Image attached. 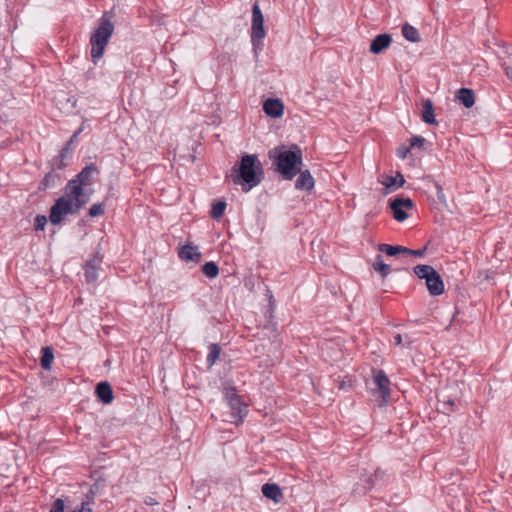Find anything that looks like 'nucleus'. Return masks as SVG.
Here are the masks:
<instances>
[{
    "mask_svg": "<svg viewBox=\"0 0 512 512\" xmlns=\"http://www.w3.org/2000/svg\"><path fill=\"white\" fill-rule=\"evenodd\" d=\"M96 172L95 165H88L67 183L64 195L51 207L49 219L52 224H60L65 216L78 213L89 202L93 194V174Z\"/></svg>",
    "mask_w": 512,
    "mask_h": 512,
    "instance_id": "1",
    "label": "nucleus"
},
{
    "mask_svg": "<svg viewBox=\"0 0 512 512\" xmlns=\"http://www.w3.org/2000/svg\"><path fill=\"white\" fill-rule=\"evenodd\" d=\"M303 166L301 149L295 144H290V181L293 182L296 191L310 195L315 188V179Z\"/></svg>",
    "mask_w": 512,
    "mask_h": 512,
    "instance_id": "2",
    "label": "nucleus"
},
{
    "mask_svg": "<svg viewBox=\"0 0 512 512\" xmlns=\"http://www.w3.org/2000/svg\"><path fill=\"white\" fill-rule=\"evenodd\" d=\"M237 175L233 181L242 186L243 191H249L261 182L263 171L262 165L256 155H244L239 168H234Z\"/></svg>",
    "mask_w": 512,
    "mask_h": 512,
    "instance_id": "3",
    "label": "nucleus"
},
{
    "mask_svg": "<svg viewBox=\"0 0 512 512\" xmlns=\"http://www.w3.org/2000/svg\"><path fill=\"white\" fill-rule=\"evenodd\" d=\"M114 31V25L110 18L104 14L100 19V24L95 32L92 34L90 43L92 46L91 57L94 63L100 59L104 53L110 37Z\"/></svg>",
    "mask_w": 512,
    "mask_h": 512,
    "instance_id": "4",
    "label": "nucleus"
},
{
    "mask_svg": "<svg viewBox=\"0 0 512 512\" xmlns=\"http://www.w3.org/2000/svg\"><path fill=\"white\" fill-rule=\"evenodd\" d=\"M415 275L424 279L426 287L432 296L441 295L444 292V283L440 274L430 265H417L414 267Z\"/></svg>",
    "mask_w": 512,
    "mask_h": 512,
    "instance_id": "5",
    "label": "nucleus"
},
{
    "mask_svg": "<svg viewBox=\"0 0 512 512\" xmlns=\"http://www.w3.org/2000/svg\"><path fill=\"white\" fill-rule=\"evenodd\" d=\"M268 156L273 170L288 179V146L278 145L269 151Z\"/></svg>",
    "mask_w": 512,
    "mask_h": 512,
    "instance_id": "6",
    "label": "nucleus"
},
{
    "mask_svg": "<svg viewBox=\"0 0 512 512\" xmlns=\"http://www.w3.org/2000/svg\"><path fill=\"white\" fill-rule=\"evenodd\" d=\"M264 17L260 10L258 1H256L252 8V26H251V41L253 43L254 48H260L262 45V40L265 37L264 30Z\"/></svg>",
    "mask_w": 512,
    "mask_h": 512,
    "instance_id": "7",
    "label": "nucleus"
},
{
    "mask_svg": "<svg viewBox=\"0 0 512 512\" xmlns=\"http://www.w3.org/2000/svg\"><path fill=\"white\" fill-rule=\"evenodd\" d=\"M373 382L376 385L374 394L376 395L377 402L380 405L386 404L390 397V380L384 371L379 370L374 374Z\"/></svg>",
    "mask_w": 512,
    "mask_h": 512,
    "instance_id": "8",
    "label": "nucleus"
},
{
    "mask_svg": "<svg viewBox=\"0 0 512 512\" xmlns=\"http://www.w3.org/2000/svg\"><path fill=\"white\" fill-rule=\"evenodd\" d=\"M393 217L398 222H403L408 218V212L413 208V202L410 198H396L390 203Z\"/></svg>",
    "mask_w": 512,
    "mask_h": 512,
    "instance_id": "9",
    "label": "nucleus"
},
{
    "mask_svg": "<svg viewBox=\"0 0 512 512\" xmlns=\"http://www.w3.org/2000/svg\"><path fill=\"white\" fill-rule=\"evenodd\" d=\"M179 258L184 262L199 263L202 258V254L199 251L198 246L193 243H187L179 249Z\"/></svg>",
    "mask_w": 512,
    "mask_h": 512,
    "instance_id": "10",
    "label": "nucleus"
},
{
    "mask_svg": "<svg viewBox=\"0 0 512 512\" xmlns=\"http://www.w3.org/2000/svg\"><path fill=\"white\" fill-rule=\"evenodd\" d=\"M228 404L231 408V417L233 422L239 423L247 413L246 405L241 401L239 396L230 397Z\"/></svg>",
    "mask_w": 512,
    "mask_h": 512,
    "instance_id": "11",
    "label": "nucleus"
},
{
    "mask_svg": "<svg viewBox=\"0 0 512 512\" xmlns=\"http://www.w3.org/2000/svg\"><path fill=\"white\" fill-rule=\"evenodd\" d=\"M264 112L273 118L282 116L284 104L279 99H267L263 104Z\"/></svg>",
    "mask_w": 512,
    "mask_h": 512,
    "instance_id": "12",
    "label": "nucleus"
},
{
    "mask_svg": "<svg viewBox=\"0 0 512 512\" xmlns=\"http://www.w3.org/2000/svg\"><path fill=\"white\" fill-rule=\"evenodd\" d=\"M391 36L389 34L377 35L370 44V52L373 54H379L391 44Z\"/></svg>",
    "mask_w": 512,
    "mask_h": 512,
    "instance_id": "13",
    "label": "nucleus"
},
{
    "mask_svg": "<svg viewBox=\"0 0 512 512\" xmlns=\"http://www.w3.org/2000/svg\"><path fill=\"white\" fill-rule=\"evenodd\" d=\"M102 261L99 255H95L85 266V279L87 283H94L97 280L98 267Z\"/></svg>",
    "mask_w": 512,
    "mask_h": 512,
    "instance_id": "14",
    "label": "nucleus"
},
{
    "mask_svg": "<svg viewBox=\"0 0 512 512\" xmlns=\"http://www.w3.org/2000/svg\"><path fill=\"white\" fill-rule=\"evenodd\" d=\"M262 494L275 503H279L284 498L283 492L277 484L266 483L261 488Z\"/></svg>",
    "mask_w": 512,
    "mask_h": 512,
    "instance_id": "15",
    "label": "nucleus"
},
{
    "mask_svg": "<svg viewBox=\"0 0 512 512\" xmlns=\"http://www.w3.org/2000/svg\"><path fill=\"white\" fill-rule=\"evenodd\" d=\"M96 395L104 404H110L113 401V391L108 382H100L97 384Z\"/></svg>",
    "mask_w": 512,
    "mask_h": 512,
    "instance_id": "16",
    "label": "nucleus"
},
{
    "mask_svg": "<svg viewBox=\"0 0 512 512\" xmlns=\"http://www.w3.org/2000/svg\"><path fill=\"white\" fill-rule=\"evenodd\" d=\"M456 99L463 104L465 108H471L475 103V95L472 89L461 88L456 94Z\"/></svg>",
    "mask_w": 512,
    "mask_h": 512,
    "instance_id": "17",
    "label": "nucleus"
},
{
    "mask_svg": "<svg viewBox=\"0 0 512 512\" xmlns=\"http://www.w3.org/2000/svg\"><path fill=\"white\" fill-rule=\"evenodd\" d=\"M381 183L385 186L387 191H393L397 188H400L404 185L405 179L401 173H396L395 176H386Z\"/></svg>",
    "mask_w": 512,
    "mask_h": 512,
    "instance_id": "18",
    "label": "nucleus"
},
{
    "mask_svg": "<svg viewBox=\"0 0 512 512\" xmlns=\"http://www.w3.org/2000/svg\"><path fill=\"white\" fill-rule=\"evenodd\" d=\"M422 120L430 125L436 124L433 103L429 99L423 101Z\"/></svg>",
    "mask_w": 512,
    "mask_h": 512,
    "instance_id": "19",
    "label": "nucleus"
},
{
    "mask_svg": "<svg viewBox=\"0 0 512 512\" xmlns=\"http://www.w3.org/2000/svg\"><path fill=\"white\" fill-rule=\"evenodd\" d=\"M402 34L404 38L410 42L415 43L420 41V35L418 30L408 23L403 25Z\"/></svg>",
    "mask_w": 512,
    "mask_h": 512,
    "instance_id": "20",
    "label": "nucleus"
},
{
    "mask_svg": "<svg viewBox=\"0 0 512 512\" xmlns=\"http://www.w3.org/2000/svg\"><path fill=\"white\" fill-rule=\"evenodd\" d=\"M54 359L53 349L49 346L42 348L41 366L44 370H50Z\"/></svg>",
    "mask_w": 512,
    "mask_h": 512,
    "instance_id": "21",
    "label": "nucleus"
},
{
    "mask_svg": "<svg viewBox=\"0 0 512 512\" xmlns=\"http://www.w3.org/2000/svg\"><path fill=\"white\" fill-rule=\"evenodd\" d=\"M378 250L381 251V252H384L386 253L388 256H395L399 253H404L406 251H408V248L406 247H403V246H393V245H389V244H380L378 246Z\"/></svg>",
    "mask_w": 512,
    "mask_h": 512,
    "instance_id": "22",
    "label": "nucleus"
},
{
    "mask_svg": "<svg viewBox=\"0 0 512 512\" xmlns=\"http://www.w3.org/2000/svg\"><path fill=\"white\" fill-rule=\"evenodd\" d=\"M372 267L376 272L380 273L383 278H385L390 272V266L383 262L380 255L376 256Z\"/></svg>",
    "mask_w": 512,
    "mask_h": 512,
    "instance_id": "23",
    "label": "nucleus"
},
{
    "mask_svg": "<svg viewBox=\"0 0 512 512\" xmlns=\"http://www.w3.org/2000/svg\"><path fill=\"white\" fill-rule=\"evenodd\" d=\"M201 270H202V273L206 277L211 278V279L216 278L218 276V274H219L218 266L216 265L215 262H212V261L205 263L202 266Z\"/></svg>",
    "mask_w": 512,
    "mask_h": 512,
    "instance_id": "24",
    "label": "nucleus"
},
{
    "mask_svg": "<svg viewBox=\"0 0 512 512\" xmlns=\"http://www.w3.org/2000/svg\"><path fill=\"white\" fill-rule=\"evenodd\" d=\"M220 352H221V348L218 344H211L209 346V354L207 356V362L210 367L215 364V362L219 358Z\"/></svg>",
    "mask_w": 512,
    "mask_h": 512,
    "instance_id": "25",
    "label": "nucleus"
},
{
    "mask_svg": "<svg viewBox=\"0 0 512 512\" xmlns=\"http://www.w3.org/2000/svg\"><path fill=\"white\" fill-rule=\"evenodd\" d=\"M226 203L224 201H218L212 205L210 215L213 219H219L225 211Z\"/></svg>",
    "mask_w": 512,
    "mask_h": 512,
    "instance_id": "26",
    "label": "nucleus"
},
{
    "mask_svg": "<svg viewBox=\"0 0 512 512\" xmlns=\"http://www.w3.org/2000/svg\"><path fill=\"white\" fill-rule=\"evenodd\" d=\"M223 393L227 401L230 400V397L238 396L236 393V388L231 382H225L223 384Z\"/></svg>",
    "mask_w": 512,
    "mask_h": 512,
    "instance_id": "27",
    "label": "nucleus"
},
{
    "mask_svg": "<svg viewBox=\"0 0 512 512\" xmlns=\"http://www.w3.org/2000/svg\"><path fill=\"white\" fill-rule=\"evenodd\" d=\"M105 212L104 205L101 203L93 204L89 209V216L97 217L103 215Z\"/></svg>",
    "mask_w": 512,
    "mask_h": 512,
    "instance_id": "28",
    "label": "nucleus"
},
{
    "mask_svg": "<svg viewBox=\"0 0 512 512\" xmlns=\"http://www.w3.org/2000/svg\"><path fill=\"white\" fill-rule=\"evenodd\" d=\"M425 143V138L419 135L413 136L410 139V147L411 149L414 147L422 148Z\"/></svg>",
    "mask_w": 512,
    "mask_h": 512,
    "instance_id": "29",
    "label": "nucleus"
},
{
    "mask_svg": "<svg viewBox=\"0 0 512 512\" xmlns=\"http://www.w3.org/2000/svg\"><path fill=\"white\" fill-rule=\"evenodd\" d=\"M46 223L47 218L45 215H37L34 223L35 230H44Z\"/></svg>",
    "mask_w": 512,
    "mask_h": 512,
    "instance_id": "30",
    "label": "nucleus"
},
{
    "mask_svg": "<svg viewBox=\"0 0 512 512\" xmlns=\"http://www.w3.org/2000/svg\"><path fill=\"white\" fill-rule=\"evenodd\" d=\"M65 503L62 499L58 498L53 503L50 512H64Z\"/></svg>",
    "mask_w": 512,
    "mask_h": 512,
    "instance_id": "31",
    "label": "nucleus"
},
{
    "mask_svg": "<svg viewBox=\"0 0 512 512\" xmlns=\"http://www.w3.org/2000/svg\"><path fill=\"white\" fill-rule=\"evenodd\" d=\"M410 150H411V147L410 146H400L398 149H397V156L400 158V159H405L408 154L410 153Z\"/></svg>",
    "mask_w": 512,
    "mask_h": 512,
    "instance_id": "32",
    "label": "nucleus"
},
{
    "mask_svg": "<svg viewBox=\"0 0 512 512\" xmlns=\"http://www.w3.org/2000/svg\"><path fill=\"white\" fill-rule=\"evenodd\" d=\"M405 253L414 255V256H418V257H420L424 254V252L422 250H410V249H408V251H406Z\"/></svg>",
    "mask_w": 512,
    "mask_h": 512,
    "instance_id": "33",
    "label": "nucleus"
},
{
    "mask_svg": "<svg viewBox=\"0 0 512 512\" xmlns=\"http://www.w3.org/2000/svg\"><path fill=\"white\" fill-rule=\"evenodd\" d=\"M77 512H92L88 504L82 503L81 508Z\"/></svg>",
    "mask_w": 512,
    "mask_h": 512,
    "instance_id": "34",
    "label": "nucleus"
},
{
    "mask_svg": "<svg viewBox=\"0 0 512 512\" xmlns=\"http://www.w3.org/2000/svg\"><path fill=\"white\" fill-rule=\"evenodd\" d=\"M395 345H401L402 344V336L400 334H397L393 338Z\"/></svg>",
    "mask_w": 512,
    "mask_h": 512,
    "instance_id": "35",
    "label": "nucleus"
},
{
    "mask_svg": "<svg viewBox=\"0 0 512 512\" xmlns=\"http://www.w3.org/2000/svg\"><path fill=\"white\" fill-rule=\"evenodd\" d=\"M145 503H146L147 505H156V504H158V503L155 501V499H154V498H152V497H148V498H146Z\"/></svg>",
    "mask_w": 512,
    "mask_h": 512,
    "instance_id": "36",
    "label": "nucleus"
},
{
    "mask_svg": "<svg viewBox=\"0 0 512 512\" xmlns=\"http://www.w3.org/2000/svg\"><path fill=\"white\" fill-rule=\"evenodd\" d=\"M506 75L512 80V68H506Z\"/></svg>",
    "mask_w": 512,
    "mask_h": 512,
    "instance_id": "37",
    "label": "nucleus"
},
{
    "mask_svg": "<svg viewBox=\"0 0 512 512\" xmlns=\"http://www.w3.org/2000/svg\"><path fill=\"white\" fill-rule=\"evenodd\" d=\"M77 135H78V132H76V133L72 136L71 141H73V140L77 137Z\"/></svg>",
    "mask_w": 512,
    "mask_h": 512,
    "instance_id": "38",
    "label": "nucleus"
},
{
    "mask_svg": "<svg viewBox=\"0 0 512 512\" xmlns=\"http://www.w3.org/2000/svg\"><path fill=\"white\" fill-rule=\"evenodd\" d=\"M438 191H441V186L437 185Z\"/></svg>",
    "mask_w": 512,
    "mask_h": 512,
    "instance_id": "39",
    "label": "nucleus"
}]
</instances>
